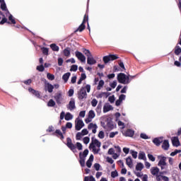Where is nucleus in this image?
<instances>
[{
  "mask_svg": "<svg viewBox=\"0 0 181 181\" xmlns=\"http://www.w3.org/2000/svg\"><path fill=\"white\" fill-rule=\"evenodd\" d=\"M117 81L118 83H120V84H129L131 83L129 75H126L124 73H119L117 75Z\"/></svg>",
  "mask_w": 181,
  "mask_h": 181,
  "instance_id": "obj_1",
  "label": "nucleus"
},
{
  "mask_svg": "<svg viewBox=\"0 0 181 181\" xmlns=\"http://www.w3.org/2000/svg\"><path fill=\"white\" fill-rule=\"evenodd\" d=\"M117 59H119V57L117 56V54H110L109 55L103 57V61L105 63V64H107L110 63V62H114V60H117Z\"/></svg>",
  "mask_w": 181,
  "mask_h": 181,
  "instance_id": "obj_2",
  "label": "nucleus"
},
{
  "mask_svg": "<svg viewBox=\"0 0 181 181\" xmlns=\"http://www.w3.org/2000/svg\"><path fill=\"white\" fill-rule=\"evenodd\" d=\"M54 98L59 107H60L62 104H64V98H63V95L62 94V92H58L55 93Z\"/></svg>",
  "mask_w": 181,
  "mask_h": 181,
  "instance_id": "obj_3",
  "label": "nucleus"
},
{
  "mask_svg": "<svg viewBox=\"0 0 181 181\" xmlns=\"http://www.w3.org/2000/svg\"><path fill=\"white\" fill-rule=\"evenodd\" d=\"M78 98L80 101L84 100V98H87V91H86V88L82 87L80 89V91L78 92Z\"/></svg>",
  "mask_w": 181,
  "mask_h": 181,
  "instance_id": "obj_4",
  "label": "nucleus"
},
{
  "mask_svg": "<svg viewBox=\"0 0 181 181\" xmlns=\"http://www.w3.org/2000/svg\"><path fill=\"white\" fill-rule=\"evenodd\" d=\"M66 146H68V148L71 149L74 153H77V150H76V145L73 144V142L71 141V139L70 137H68L66 139Z\"/></svg>",
  "mask_w": 181,
  "mask_h": 181,
  "instance_id": "obj_5",
  "label": "nucleus"
},
{
  "mask_svg": "<svg viewBox=\"0 0 181 181\" xmlns=\"http://www.w3.org/2000/svg\"><path fill=\"white\" fill-rule=\"evenodd\" d=\"M158 159L159 160L158 163V166H166L168 163H166V156L163 155L158 156Z\"/></svg>",
  "mask_w": 181,
  "mask_h": 181,
  "instance_id": "obj_6",
  "label": "nucleus"
},
{
  "mask_svg": "<svg viewBox=\"0 0 181 181\" xmlns=\"http://www.w3.org/2000/svg\"><path fill=\"white\" fill-rule=\"evenodd\" d=\"M75 56L77 57L78 60L81 62V63H86V56H84L80 51H76Z\"/></svg>",
  "mask_w": 181,
  "mask_h": 181,
  "instance_id": "obj_7",
  "label": "nucleus"
},
{
  "mask_svg": "<svg viewBox=\"0 0 181 181\" xmlns=\"http://www.w3.org/2000/svg\"><path fill=\"white\" fill-rule=\"evenodd\" d=\"M84 127V122L83 119H78L75 123V129L76 131H80L81 128Z\"/></svg>",
  "mask_w": 181,
  "mask_h": 181,
  "instance_id": "obj_8",
  "label": "nucleus"
},
{
  "mask_svg": "<svg viewBox=\"0 0 181 181\" xmlns=\"http://www.w3.org/2000/svg\"><path fill=\"white\" fill-rule=\"evenodd\" d=\"M152 142L156 146H160V144L163 142V136L156 137L153 139Z\"/></svg>",
  "mask_w": 181,
  "mask_h": 181,
  "instance_id": "obj_9",
  "label": "nucleus"
},
{
  "mask_svg": "<svg viewBox=\"0 0 181 181\" xmlns=\"http://www.w3.org/2000/svg\"><path fill=\"white\" fill-rule=\"evenodd\" d=\"M66 108H68V110H70V111H73V110L76 108V100L71 98L68 105L66 106Z\"/></svg>",
  "mask_w": 181,
  "mask_h": 181,
  "instance_id": "obj_10",
  "label": "nucleus"
},
{
  "mask_svg": "<svg viewBox=\"0 0 181 181\" xmlns=\"http://www.w3.org/2000/svg\"><path fill=\"white\" fill-rule=\"evenodd\" d=\"M171 142L173 144V146H175V148L180 146V141H179V137L177 136L172 137Z\"/></svg>",
  "mask_w": 181,
  "mask_h": 181,
  "instance_id": "obj_11",
  "label": "nucleus"
},
{
  "mask_svg": "<svg viewBox=\"0 0 181 181\" xmlns=\"http://www.w3.org/2000/svg\"><path fill=\"white\" fill-rule=\"evenodd\" d=\"M170 146V144H169V140L165 139L163 141V144L161 146V148L164 150V151H168L169 149Z\"/></svg>",
  "mask_w": 181,
  "mask_h": 181,
  "instance_id": "obj_12",
  "label": "nucleus"
},
{
  "mask_svg": "<svg viewBox=\"0 0 181 181\" xmlns=\"http://www.w3.org/2000/svg\"><path fill=\"white\" fill-rule=\"evenodd\" d=\"M106 124L108 128L110 129H114V122H112V119L111 117L107 118Z\"/></svg>",
  "mask_w": 181,
  "mask_h": 181,
  "instance_id": "obj_13",
  "label": "nucleus"
},
{
  "mask_svg": "<svg viewBox=\"0 0 181 181\" xmlns=\"http://www.w3.org/2000/svg\"><path fill=\"white\" fill-rule=\"evenodd\" d=\"M114 110V107H112V105L110 104H105L103 106V112L105 114L106 112H108L109 111H112Z\"/></svg>",
  "mask_w": 181,
  "mask_h": 181,
  "instance_id": "obj_14",
  "label": "nucleus"
},
{
  "mask_svg": "<svg viewBox=\"0 0 181 181\" xmlns=\"http://www.w3.org/2000/svg\"><path fill=\"white\" fill-rule=\"evenodd\" d=\"M29 93H31V94H33L37 98H40V93H39V90H36L32 88H28Z\"/></svg>",
  "mask_w": 181,
  "mask_h": 181,
  "instance_id": "obj_15",
  "label": "nucleus"
},
{
  "mask_svg": "<svg viewBox=\"0 0 181 181\" xmlns=\"http://www.w3.org/2000/svg\"><path fill=\"white\" fill-rule=\"evenodd\" d=\"M97 63V60L94 59V57L90 56L87 58V64H89L90 66H93Z\"/></svg>",
  "mask_w": 181,
  "mask_h": 181,
  "instance_id": "obj_16",
  "label": "nucleus"
},
{
  "mask_svg": "<svg viewBox=\"0 0 181 181\" xmlns=\"http://www.w3.org/2000/svg\"><path fill=\"white\" fill-rule=\"evenodd\" d=\"M93 160H94V155L91 154L86 161V166L88 168H91V166H93Z\"/></svg>",
  "mask_w": 181,
  "mask_h": 181,
  "instance_id": "obj_17",
  "label": "nucleus"
},
{
  "mask_svg": "<svg viewBox=\"0 0 181 181\" xmlns=\"http://www.w3.org/2000/svg\"><path fill=\"white\" fill-rule=\"evenodd\" d=\"M159 168L158 167H153L151 168V173L153 176H156L159 175Z\"/></svg>",
  "mask_w": 181,
  "mask_h": 181,
  "instance_id": "obj_18",
  "label": "nucleus"
},
{
  "mask_svg": "<svg viewBox=\"0 0 181 181\" xmlns=\"http://www.w3.org/2000/svg\"><path fill=\"white\" fill-rule=\"evenodd\" d=\"M88 155V149H85L83 151V152H80L79 153V158H82V159H86V158H87Z\"/></svg>",
  "mask_w": 181,
  "mask_h": 181,
  "instance_id": "obj_19",
  "label": "nucleus"
},
{
  "mask_svg": "<svg viewBox=\"0 0 181 181\" xmlns=\"http://www.w3.org/2000/svg\"><path fill=\"white\" fill-rule=\"evenodd\" d=\"M70 76H71V73L70 72H66L62 76V80H64V83H67V81H69Z\"/></svg>",
  "mask_w": 181,
  "mask_h": 181,
  "instance_id": "obj_20",
  "label": "nucleus"
},
{
  "mask_svg": "<svg viewBox=\"0 0 181 181\" xmlns=\"http://www.w3.org/2000/svg\"><path fill=\"white\" fill-rule=\"evenodd\" d=\"M55 134H57V136L59 138V136H60V139H64V136L63 135V133L62 132V131H60V129H56L55 132L52 134V135H55Z\"/></svg>",
  "mask_w": 181,
  "mask_h": 181,
  "instance_id": "obj_21",
  "label": "nucleus"
},
{
  "mask_svg": "<svg viewBox=\"0 0 181 181\" xmlns=\"http://www.w3.org/2000/svg\"><path fill=\"white\" fill-rule=\"evenodd\" d=\"M49 47L52 49L53 52H59V50H60L59 46H57V45H56L55 43L51 44L49 45Z\"/></svg>",
  "mask_w": 181,
  "mask_h": 181,
  "instance_id": "obj_22",
  "label": "nucleus"
},
{
  "mask_svg": "<svg viewBox=\"0 0 181 181\" xmlns=\"http://www.w3.org/2000/svg\"><path fill=\"white\" fill-rule=\"evenodd\" d=\"M134 134H135V132L132 129H127L125 132L126 136H129L130 138L134 136Z\"/></svg>",
  "mask_w": 181,
  "mask_h": 181,
  "instance_id": "obj_23",
  "label": "nucleus"
},
{
  "mask_svg": "<svg viewBox=\"0 0 181 181\" xmlns=\"http://www.w3.org/2000/svg\"><path fill=\"white\" fill-rule=\"evenodd\" d=\"M0 8L3 11H8V8L6 7V3H5V0H1ZM8 13H9V11H8Z\"/></svg>",
  "mask_w": 181,
  "mask_h": 181,
  "instance_id": "obj_24",
  "label": "nucleus"
},
{
  "mask_svg": "<svg viewBox=\"0 0 181 181\" xmlns=\"http://www.w3.org/2000/svg\"><path fill=\"white\" fill-rule=\"evenodd\" d=\"M82 52L86 56L87 59L91 56H93V54H91V52H90V50L86 49V48H83L82 49Z\"/></svg>",
  "mask_w": 181,
  "mask_h": 181,
  "instance_id": "obj_25",
  "label": "nucleus"
},
{
  "mask_svg": "<svg viewBox=\"0 0 181 181\" xmlns=\"http://www.w3.org/2000/svg\"><path fill=\"white\" fill-rule=\"evenodd\" d=\"M46 84H47L46 87H47V90L48 93H53L54 86L49 83H47Z\"/></svg>",
  "mask_w": 181,
  "mask_h": 181,
  "instance_id": "obj_26",
  "label": "nucleus"
},
{
  "mask_svg": "<svg viewBox=\"0 0 181 181\" xmlns=\"http://www.w3.org/2000/svg\"><path fill=\"white\" fill-rule=\"evenodd\" d=\"M92 144H94V145H96L98 148H100L101 146V142H100L98 139H95L94 137H92Z\"/></svg>",
  "mask_w": 181,
  "mask_h": 181,
  "instance_id": "obj_27",
  "label": "nucleus"
},
{
  "mask_svg": "<svg viewBox=\"0 0 181 181\" xmlns=\"http://www.w3.org/2000/svg\"><path fill=\"white\" fill-rule=\"evenodd\" d=\"M174 53L176 56H179V54H180L181 47L178 45L175 46Z\"/></svg>",
  "mask_w": 181,
  "mask_h": 181,
  "instance_id": "obj_28",
  "label": "nucleus"
},
{
  "mask_svg": "<svg viewBox=\"0 0 181 181\" xmlns=\"http://www.w3.org/2000/svg\"><path fill=\"white\" fill-rule=\"evenodd\" d=\"M86 29V25H83V23H81L78 28L74 31V33H76V32H83Z\"/></svg>",
  "mask_w": 181,
  "mask_h": 181,
  "instance_id": "obj_29",
  "label": "nucleus"
},
{
  "mask_svg": "<svg viewBox=\"0 0 181 181\" xmlns=\"http://www.w3.org/2000/svg\"><path fill=\"white\" fill-rule=\"evenodd\" d=\"M73 115H71V113L70 112H66L65 115V117L64 119L66 121H71V119H73Z\"/></svg>",
  "mask_w": 181,
  "mask_h": 181,
  "instance_id": "obj_30",
  "label": "nucleus"
},
{
  "mask_svg": "<svg viewBox=\"0 0 181 181\" xmlns=\"http://www.w3.org/2000/svg\"><path fill=\"white\" fill-rule=\"evenodd\" d=\"M126 164L127 165V166H129V168H132V158H131V156L128 157L126 159Z\"/></svg>",
  "mask_w": 181,
  "mask_h": 181,
  "instance_id": "obj_31",
  "label": "nucleus"
},
{
  "mask_svg": "<svg viewBox=\"0 0 181 181\" xmlns=\"http://www.w3.org/2000/svg\"><path fill=\"white\" fill-rule=\"evenodd\" d=\"M142 169H144V164L142 163H137L136 165V170H139V172H141Z\"/></svg>",
  "mask_w": 181,
  "mask_h": 181,
  "instance_id": "obj_32",
  "label": "nucleus"
},
{
  "mask_svg": "<svg viewBox=\"0 0 181 181\" xmlns=\"http://www.w3.org/2000/svg\"><path fill=\"white\" fill-rule=\"evenodd\" d=\"M56 102L53 99H50L47 103V107H54Z\"/></svg>",
  "mask_w": 181,
  "mask_h": 181,
  "instance_id": "obj_33",
  "label": "nucleus"
},
{
  "mask_svg": "<svg viewBox=\"0 0 181 181\" xmlns=\"http://www.w3.org/2000/svg\"><path fill=\"white\" fill-rule=\"evenodd\" d=\"M139 159H141V160H145L146 159V155L145 154L144 152H140L139 153Z\"/></svg>",
  "mask_w": 181,
  "mask_h": 181,
  "instance_id": "obj_34",
  "label": "nucleus"
},
{
  "mask_svg": "<svg viewBox=\"0 0 181 181\" xmlns=\"http://www.w3.org/2000/svg\"><path fill=\"white\" fill-rule=\"evenodd\" d=\"M88 117L90 119H93L95 117V112H94V110H90L88 112Z\"/></svg>",
  "mask_w": 181,
  "mask_h": 181,
  "instance_id": "obj_35",
  "label": "nucleus"
},
{
  "mask_svg": "<svg viewBox=\"0 0 181 181\" xmlns=\"http://www.w3.org/2000/svg\"><path fill=\"white\" fill-rule=\"evenodd\" d=\"M4 23H8V25H11L10 21H8V18H6V17H4L0 21V25H4Z\"/></svg>",
  "mask_w": 181,
  "mask_h": 181,
  "instance_id": "obj_36",
  "label": "nucleus"
},
{
  "mask_svg": "<svg viewBox=\"0 0 181 181\" xmlns=\"http://www.w3.org/2000/svg\"><path fill=\"white\" fill-rule=\"evenodd\" d=\"M64 54L66 56V57H69V56H70V48H65L64 49Z\"/></svg>",
  "mask_w": 181,
  "mask_h": 181,
  "instance_id": "obj_37",
  "label": "nucleus"
},
{
  "mask_svg": "<svg viewBox=\"0 0 181 181\" xmlns=\"http://www.w3.org/2000/svg\"><path fill=\"white\" fill-rule=\"evenodd\" d=\"M103 86H104V80H100L97 86V90H101V88H103Z\"/></svg>",
  "mask_w": 181,
  "mask_h": 181,
  "instance_id": "obj_38",
  "label": "nucleus"
},
{
  "mask_svg": "<svg viewBox=\"0 0 181 181\" xmlns=\"http://www.w3.org/2000/svg\"><path fill=\"white\" fill-rule=\"evenodd\" d=\"M42 52L45 56H49V48L44 47L42 48Z\"/></svg>",
  "mask_w": 181,
  "mask_h": 181,
  "instance_id": "obj_39",
  "label": "nucleus"
},
{
  "mask_svg": "<svg viewBox=\"0 0 181 181\" xmlns=\"http://www.w3.org/2000/svg\"><path fill=\"white\" fill-rule=\"evenodd\" d=\"M8 21H10L13 25L16 24V21H15V18H13V16H12V14L9 15Z\"/></svg>",
  "mask_w": 181,
  "mask_h": 181,
  "instance_id": "obj_40",
  "label": "nucleus"
},
{
  "mask_svg": "<svg viewBox=\"0 0 181 181\" xmlns=\"http://www.w3.org/2000/svg\"><path fill=\"white\" fill-rule=\"evenodd\" d=\"M36 70H37L38 71H40V72H43V71H45V66H43V64L37 66Z\"/></svg>",
  "mask_w": 181,
  "mask_h": 181,
  "instance_id": "obj_41",
  "label": "nucleus"
},
{
  "mask_svg": "<svg viewBox=\"0 0 181 181\" xmlns=\"http://www.w3.org/2000/svg\"><path fill=\"white\" fill-rule=\"evenodd\" d=\"M79 163L81 166V168H84L86 166V158H79Z\"/></svg>",
  "mask_w": 181,
  "mask_h": 181,
  "instance_id": "obj_42",
  "label": "nucleus"
},
{
  "mask_svg": "<svg viewBox=\"0 0 181 181\" xmlns=\"http://www.w3.org/2000/svg\"><path fill=\"white\" fill-rule=\"evenodd\" d=\"M93 128H98V127L97 126V124H93V123H90L88 125V129H93Z\"/></svg>",
  "mask_w": 181,
  "mask_h": 181,
  "instance_id": "obj_43",
  "label": "nucleus"
},
{
  "mask_svg": "<svg viewBox=\"0 0 181 181\" xmlns=\"http://www.w3.org/2000/svg\"><path fill=\"white\" fill-rule=\"evenodd\" d=\"M47 78H48V80H50L51 81H53V80H54V76L50 73H47Z\"/></svg>",
  "mask_w": 181,
  "mask_h": 181,
  "instance_id": "obj_44",
  "label": "nucleus"
},
{
  "mask_svg": "<svg viewBox=\"0 0 181 181\" xmlns=\"http://www.w3.org/2000/svg\"><path fill=\"white\" fill-rule=\"evenodd\" d=\"M181 153V150L175 149L174 151L171 152L170 155L171 156H176L177 153Z\"/></svg>",
  "mask_w": 181,
  "mask_h": 181,
  "instance_id": "obj_45",
  "label": "nucleus"
},
{
  "mask_svg": "<svg viewBox=\"0 0 181 181\" xmlns=\"http://www.w3.org/2000/svg\"><path fill=\"white\" fill-rule=\"evenodd\" d=\"M108 101L111 103V104H114V103L115 102V96L113 95L112 96H109L108 98Z\"/></svg>",
  "mask_w": 181,
  "mask_h": 181,
  "instance_id": "obj_46",
  "label": "nucleus"
},
{
  "mask_svg": "<svg viewBox=\"0 0 181 181\" xmlns=\"http://www.w3.org/2000/svg\"><path fill=\"white\" fill-rule=\"evenodd\" d=\"M118 177V171H117V170H115V171H112L111 172V177L115 179V177Z\"/></svg>",
  "mask_w": 181,
  "mask_h": 181,
  "instance_id": "obj_47",
  "label": "nucleus"
},
{
  "mask_svg": "<svg viewBox=\"0 0 181 181\" xmlns=\"http://www.w3.org/2000/svg\"><path fill=\"white\" fill-rule=\"evenodd\" d=\"M76 146L78 151H83V144L80 142H76Z\"/></svg>",
  "mask_w": 181,
  "mask_h": 181,
  "instance_id": "obj_48",
  "label": "nucleus"
},
{
  "mask_svg": "<svg viewBox=\"0 0 181 181\" xmlns=\"http://www.w3.org/2000/svg\"><path fill=\"white\" fill-rule=\"evenodd\" d=\"M131 153H132V158H134V159H136V158H138V152H136L134 150H131Z\"/></svg>",
  "mask_w": 181,
  "mask_h": 181,
  "instance_id": "obj_49",
  "label": "nucleus"
},
{
  "mask_svg": "<svg viewBox=\"0 0 181 181\" xmlns=\"http://www.w3.org/2000/svg\"><path fill=\"white\" fill-rule=\"evenodd\" d=\"M76 70H78V66L76 64H74L71 66L70 71H76Z\"/></svg>",
  "mask_w": 181,
  "mask_h": 181,
  "instance_id": "obj_50",
  "label": "nucleus"
},
{
  "mask_svg": "<svg viewBox=\"0 0 181 181\" xmlns=\"http://www.w3.org/2000/svg\"><path fill=\"white\" fill-rule=\"evenodd\" d=\"M97 104H98V100H97L95 98L93 99L91 101L92 107H97Z\"/></svg>",
  "mask_w": 181,
  "mask_h": 181,
  "instance_id": "obj_51",
  "label": "nucleus"
},
{
  "mask_svg": "<svg viewBox=\"0 0 181 181\" xmlns=\"http://www.w3.org/2000/svg\"><path fill=\"white\" fill-rule=\"evenodd\" d=\"M82 137H83V134H81V132H78L76 135V141H80V139H81Z\"/></svg>",
  "mask_w": 181,
  "mask_h": 181,
  "instance_id": "obj_52",
  "label": "nucleus"
},
{
  "mask_svg": "<svg viewBox=\"0 0 181 181\" xmlns=\"http://www.w3.org/2000/svg\"><path fill=\"white\" fill-rule=\"evenodd\" d=\"M83 144H85V145H87L89 144L90 142V137L88 136H86L83 139Z\"/></svg>",
  "mask_w": 181,
  "mask_h": 181,
  "instance_id": "obj_53",
  "label": "nucleus"
},
{
  "mask_svg": "<svg viewBox=\"0 0 181 181\" xmlns=\"http://www.w3.org/2000/svg\"><path fill=\"white\" fill-rule=\"evenodd\" d=\"M98 136L100 139H104V136H105L104 131H100L99 133H98Z\"/></svg>",
  "mask_w": 181,
  "mask_h": 181,
  "instance_id": "obj_54",
  "label": "nucleus"
},
{
  "mask_svg": "<svg viewBox=\"0 0 181 181\" xmlns=\"http://www.w3.org/2000/svg\"><path fill=\"white\" fill-rule=\"evenodd\" d=\"M65 117H66V113L64 112V111H62L60 113V121H59V123L62 122V120L64 119Z\"/></svg>",
  "mask_w": 181,
  "mask_h": 181,
  "instance_id": "obj_55",
  "label": "nucleus"
},
{
  "mask_svg": "<svg viewBox=\"0 0 181 181\" xmlns=\"http://www.w3.org/2000/svg\"><path fill=\"white\" fill-rule=\"evenodd\" d=\"M147 156H148L149 160H151V162H155L156 158H155V157L153 156V155L148 153V154L147 155Z\"/></svg>",
  "mask_w": 181,
  "mask_h": 181,
  "instance_id": "obj_56",
  "label": "nucleus"
},
{
  "mask_svg": "<svg viewBox=\"0 0 181 181\" xmlns=\"http://www.w3.org/2000/svg\"><path fill=\"white\" fill-rule=\"evenodd\" d=\"M140 138H141L142 139H149V136H148V135H146V134L144 133H141L140 134Z\"/></svg>",
  "mask_w": 181,
  "mask_h": 181,
  "instance_id": "obj_57",
  "label": "nucleus"
},
{
  "mask_svg": "<svg viewBox=\"0 0 181 181\" xmlns=\"http://www.w3.org/2000/svg\"><path fill=\"white\" fill-rule=\"evenodd\" d=\"M106 162L110 163V165H112L114 163V160L111 157H107Z\"/></svg>",
  "mask_w": 181,
  "mask_h": 181,
  "instance_id": "obj_58",
  "label": "nucleus"
},
{
  "mask_svg": "<svg viewBox=\"0 0 181 181\" xmlns=\"http://www.w3.org/2000/svg\"><path fill=\"white\" fill-rule=\"evenodd\" d=\"M93 168L95 169V170L98 171L100 170V168H101V165H100V163H95L93 165Z\"/></svg>",
  "mask_w": 181,
  "mask_h": 181,
  "instance_id": "obj_59",
  "label": "nucleus"
},
{
  "mask_svg": "<svg viewBox=\"0 0 181 181\" xmlns=\"http://www.w3.org/2000/svg\"><path fill=\"white\" fill-rule=\"evenodd\" d=\"M115 135H118V132H112L110 133V138H114V136H115Z\"/></svg>",
  "mask_w": 181,
  "mask_h": 181,
  "instance_id": "obj_60",
  "label": "nucleus"
},
{
  "mask_svg": "<svg viewBox=\"0 0 181 181\" xmlns=\"http://www.w3.org/2000/svg\"><path fill=\"white\" fill-rule=\"evenodd\" d=\"M68 95L69 97H73V95H74V89H69V90L68 91Z\"/></svg>",
  "mask_w": 181,
  "mask_h": 181,
  "instance_id": "obj_61",
  "label": "nucleus"
},
{
  "mask_svg": "<svg viewBox=\"0 0 181 181\" xmlns=\"http://www.w3.org/2000/svg\"><path fill=\"white\" fill-rule=\"evenodd\" d=\"M81 134H82V136L88 135V130H87V129H82Z\"/></svg>",
  "mask_w": 181,
  "mask_h": 181,
  "instance_id": "obj_62",
  "label": "nucleus"
},
{
  "mask_svg": "<svg viewBox=\"0 0 181 181\" xmlns=\"http://www.w3.org/2000/svg\"><path fill=\"white\" fill-rule=\"evenodd\" d=\"M126 95H124V94H121L119 96V100L122 103V101H124V100H125L126 98Z\"/></svg>",
  "mask_w": 181,
  "mask_h": 181,
  "instance_id": "obj_63",
  "label": "nucleus"
},
{
  "mask_svg": "<svg viewBox=\"0 0 181 181\" xmlns=\"http://www.w3.org/2000/svg\"><path fill=\"white\" fill-rule=\"evenodd\" d=\"M112 88H115L117 87V81H113L112 83L110 84Z\"/></svg>",
  "mask_w": 181,
  "mask_h": 181,
  "instance_id": "obj_64",
  "label": "nucleus"
}]
</instances>
